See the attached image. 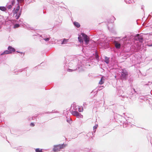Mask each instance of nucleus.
Returning a JSON list of instances; mask_svg holds the SVG:
<instances>
[{"mask_svg":"<svg viewBox=\"0 0 152 152\" xmlns=\"http://www.w3.org/2000/svg\"><path fill=\"white\" fill-rule=\"evenodd\" d=\"M104 77L102 76L100 81L99 82V84L100 85H102L104 83Z\"/></svg>","mask_w":152,"mask_h":152,"instance_id":"423d86ee","label":"nucleus"},{"mask_svg":"<svg viewBox=\"0 0 152 152\" xmlns=\"http://www.w3.org/2000/svg\"><path fill=\"white\" fill-rule=\"evenodd\" d=\"M97 126H98V125H97V124L96 125H95V126H94L93 127L94 130V129H96L97 128Z\"/></svg>","mask_w":152,"mask_h":152,"instance_id":"f3484780","label":"nucleus"},{"mask_svg":"<svg viewBox=\"0 0 152 152\" xmlns=\"http://www.w3.org/2000/svg\"><path fill=\"white\" fill-rule=\"evenodd\" d=\"M21 53V54H22V53H22V52H21V53Z\"/></svg>","mask_w":152,"mask_h":152,"instance_id":"bb28decb","label":"nucleus"},{"mask_svg":"<svg viewBox=\"0 0 152 152\" xmlns=\"http://www.w3.org/2000/svg\"><path fill=\"white\" fill-rule=\"evenodd\" d=\"M121 75L122 76H123L124 77L127 75V73L126 72H124L123 70V71L122 72Z\"/></svg>","mask_w":152,"mask_h":152,"instance_id":"9d476101","label":"nucleus"},{"mask_svg":"<svg viewBox=\"0 0 152 152\" xmlns=\"http://www.w3.org/2000/svg\"><path fill=\"white\" fill-rule=\"evenodd\" d=\"M12 7V6L11 5H10L7 7V8L8 9H10Z\"/></svg>","mask_w":152,"mask_h":152,"instance_id":"6ab92c4d","label":"nucleus"},{"mask_svg":"<svg viewBox=\"0 0 152 152\" xmlns=\"http://www.w3.org/2000/svg\"><path fill=\"white\" fill-rule=\"evenodd\" d=\"M36 152H42V149L39 148H37L35 149Z\"/></svg>","mask_w":152,"mask_h":152,"instance_id":"ddd939ff","label":"nucleus"},{"mask_svg":"<svg viewBox=\"0 0 152 152\" xmlns=\"http://www.w3.org/2000/svg\"><path fill=\"white\" fill-rule=\"evenodd\" d=\"M4 54H5L4 53V52L2 53L1 55H4Z\"/></svg>","mask_w":152,"mask_h":152,"instance_id":"b1692460","label":"nucleus"},{"mask_svg":"<svg viewBox=\"0 0 152 152\" xmlns=\"http://www.w3.org/2000/svg\"><path fill=\"white\" fill-rule=\"evenodd\" d=\"M78 38L79 41L81 43H82L83 44V41L81 37L80 36H79Z\"/></svg>","mask_w":152,"mask_h":152,"instance_id":"6e6552de","label":"nucleus"},{"mask_svg":"<svg viewBox=\"0 0 152 152\" xmlns=\"http://www.w3.org/2000/svg\"><path fill=\"white\" fill-rule=\"evenodd\" d=\"M83 110V108H82V110H81V109L80 108H79L78 111L79 112H82Z\"/></svg>","mask_w":152,"mask_h":152,"instance_id":"aec40b11","label":"nucleus"},{"mask_svg":"<svg viewBox=\"0 0 152 152\" xmlns=\"http://www.w3.org/2000/svg\"><path fill=\"white\" fill-rule=\"evenodd\" d=\"M105 60L104 61L107 64H108L109 62V58L105 56L104 58Z\"/></svg>","mask_w":152,"mask_h":152,"instance_id":"1a4fd4ad","label":"nucleus"},{"mask_svg":"<svg viewBox=\"0 0 152 152\" xmlns=\"http://www.w3.org/2000/svg\"><path fill=\"white\" fill-rule=\"evenodd\" d=\"M115 45L116 48L118 49L120 48L121 44L118 42H115Z\"/></svg>","mask_w":152,"mask_h":152,"instance_id":"39448f33","label":"nucleus"},{"mask_svg":"<svg viewBox=\"0 0 152 152\" xmlns=\"http://www.w3.org/2000/svg\"><path fill=\"white\" fill-rule=\"evenodd\" d=\"M8 49L9 51H10L11 52H15V49L14 48L10 46L8 47Z\"/></svg>","mask_w":152,"mask_h":152,"instance_id":"0eeeda50","label":"nucleus"},{"mask_svg":"<svg viewBox=\"0 0 152 152\" xmlns=\"http://www.w3.org/2000/svg\"><path fill=\"white\" fill-rule=\"evenodd\" d=\"M18 2H23L24 0H17Z\"/></svg>","mask_w":152,"mask_h":152,"instance_id":"412c9836","label":"nucleus"},{"mask_svg":"<svg viewBox=\"0 0 152 152\" xmlns=\"http://www.w3.org/2000/svg\"><path fill=\"white\" fill-rule=\"evenodd\" d=\"M71 113L73 115L75 116L77 118H83V115L77 111H72L71 112Z\"/></svg>","mask_w":152,"mask_h":152,"instance_id":"7ed1b4c3","label":"nucleus"},{"mask_svg":"<svg viewBox=\"0 0 152 152\" xmlns=\"http://www.w3.org/2000/svg\"><path fill=\"white\" fill-rule=\"evenodd\" d=\"M44 39L45 41H48L50 40V38H44Z\"/></svg>","mask_w":152,"mask_h":152,"instance_id":"a211bd4d","label":"nucleus"},{"mask_svg":"<svg viewBox=\"0 0 152 152\" xmlns=\"http://www.w3.org/2000/svg\"><path fill=\"white\" fill-rule=\"evenodd\" d=\"M81 34L83 38L84 42L86 44H88L89 42V38L86 34L84 33H82Z\"/></svg>","mask_w":152,"mask_h":152,"instance_id":"f03ea898","label":"nucleus"},{"mask_svg":"<svg viewBox=\"0 0 152 152\" xmlns=\"http://www.w3.org/2000/svg\"><path fill=\"white\" fill-rule=\"evenodd\" d=\"M68 39H64L63 42L61 44H65V43H66L67 42H68Z\"/></svg>","mask_w":152,"mask_h":152,"instance_id":"4468645a","label":"nucleus"},{"mask_svg":"<svg viewBox=\"0 0 152 152\" xmlns=\"http://www.w3.org/2000/svg\"><path fill=\"white\" fill-rule=\"evenodd\" d=\"M74 25L77 28H79L80 26V24L77 22H74Z\"/></svg>","mask_w":152,"mask_h":152,"instance_id":"9b49d317","label":"nucleus"},{"mask_svg":"<svg viewBox=\"0 0 152 152\" xmlns=\"http://www.w3.org/2000/svg\"><path fill=\"white\" fill-rule=\"evenodd\" d=\"M150 46H152V44L150 45Z\"/></svg>","mask_w":152,"mask_h":152,"instance_id":"a878e982","label":"nucleus"},{"mask_svg":"<svg viewBox=\"0 0 152 152\" xmlns=\"http://www.w3.org/2000/svg\"><path fill=\"white\" fill-rule=\"evenodd\" d=\"M136 36L137 37H138V39H136V40H139L140 42H142L143 41V38L141 36H139V34H137L136 35Z\"/></svg>","mask_w":152,"mask_h":152,"instance_id":"20e7f679","label":"nucleus"},{"mask_svg":"<svg viewBox=\"0 0 152 152\" xmlns=\"http://www.w3.org/2000/svg\"><path fill=\"white\" fill-rule=\"evenodd\" d=\"M19 26H20V25L18 24H16L14 25V28H17L19 27Z\"/></svg>","mask_w":152,"mask_h":152,"instance_id":"2eb2a0df","label":"nucleus"},{"mask_svg":"<svg viewBox=\"0 0 152 152\" xmlns=\"http://www.w3.org/2000/svg\"><path fill=\"white\" fill-rule=\"evenodd\" d=\"M30 125L32 126H34V123H32L30 124Z\"/></svg>","mask_w":152,"mask_h":152,"instance_id":"4be33fe9","label":"nucleus"},{"mask_svg":"<svg viewBox=\"0 0 152 152\" xmlns=\"http://www.w3.org/2000/svg\"><path fill=\"white\" fill-rule=\"evenodd\" d=\"M69 70H71L70 69H69Z\"/></svg>","mask_w":152,"mask_h":152,"instance_id":"cd10ccee","label":"nucleus"},{"mask_svg":"<svg viewBox=\"0 0 152 152\" xmlns=\"http://www.w3.org/2000/svg\"><path fill=\"white\" fill-rule=\"evenodd\" d=\"M0 10H6V9L5 7H0Z\"/></svg>","mask_w":152,"mask_h":152,"instance_id":"dca6fc26","label":"nucleus"},{"mask_svg":"<svg viewBox=\"0 0 152 152\" xmlns=\"http://www.w3.org/2000/svg\"><path fill=\"white\" fill-rule=\"evenodd\" d=\"M66 145L64 144L54 145L53 149V151L54 152H57L60 151L61 149L64 148Z\"/></svg>","mask_w":152,"mask_h":152,"instance_id":"f257e3e1","label":"nucleus"},{"mask_svg":"<svg viewBox=\"0 0 152 152\" xmlns=\"http://www.w3.org/2000/svg\"><path fill=\"white\" fill-rule=\"evenodd\" d=\"M20 9V6L19 5H18V7H17V8L16 10H19Z\"/></svg>","mask_w":152,"mask_h":152,"instance_id":"5701e85b","label":"nucleus"},{"mask_svg":"<svg viewBox=\"0 0 152 152\" xmlns=\"http://www.w3.org/2000/svg\"><path fill=\"white\" fill-rule=\"evenodd\" d=\"M4 53L5 54H10L11 53V52L9 51V50H6L4 52Z\"/></svg>","mask_w":152,"mask_h":152,"instance_id":"f8f14e48","label":"nucleus"},{"mask_svg":"<svg viewBox=\"0 0 152 152\" xmlns=\"http://www.w3.org/2000/svg\"><path fill=\"white\" fill-rule=\"evenodd\" d=\"M143 6H142V7H141V9H143Z\"/></svg>","mask_w":152,"mask_h":152,"instance_id":"393cba45","label":"nucleus"}]
</instances>
